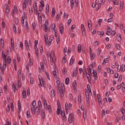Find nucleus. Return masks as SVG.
Listing matches in <instances>:
<instances>
[{
  "instance_id": "e2e57ef3",
  "label": "nucleus",
  "mask_w": 125,
  "mask_h": 125,
  "mask_svg": "<svg viewBox=\"0 0 125 125\" xmlns=\"http://www.w3.org/2000/svg\"><path fill=\"white\" fill-rule=\"evenodd\" d=\"M84 70V71H85L86 73H90L89 72V70L88 69L85 68Z\"/></svg>"
},
{
  "instance_id": "9b49d317",
  "label": "nucleus",
  "mask_w": 125,
  "mask_h": 125,
  "mask_svg": "<svg viewBox=\"0 0 125 125\" xmlns=\"http://www.w3.org/2000/svg\"><path fill=\"white\" fill-rule=\"evenodd\" d=\"M88 25L89 30H91L92 29V24L91 21L90 19H89L88 20Z\"/></svg>"
},
{
  "instance_id": "0e129e2a",
  "label": "nucleus",
  "mask_w": 125,
  "mask_h": 125,
  "mask_svg": "<svg viewBox=\"0 0 125 125\" xmlns=\"http://www.w3.org/2000/svg\"><path fill=\"white\" fill-rule=\"evenodd\" d=\"M116 48L118 50H119L120 49V46L119 44H116Z\"/></svg>"
},
{
  "instance_id": "bf43d9fd",
  "label": "nucleus",
  "mask_w": 125,
  "mask_h": 125,
  "mask_svg": "<svg viewBox=\"0 0 125 125\" xmlns=\"http://www.w3.org/2000/svg\"><path fill=\"white\" fill-rule=\"evenodd\" d=\"M86 111H84L83 112V117L85 119L86 117Z\"/></svg>"
},
{
  "instance_id": "49530a36",
  "label": "nucleus",
  "mask_w": 125,
  "mask_h": 125,
  "mask_svg": "<svg viewBox=\"0 0 125 125\" xmlns=\"http://www.w3.org/2000/svg\"><path fill=\"white\" fill-rule=\"evenodd\" d=\"M5 12L6 13V15L8 17V14L9 13L10 10L9 9H7L5 10Z\"/></svg>"
},
{
  "instance_id": "f3484780",
  "label": "nucleus",
  "mask_w": 125,
  "mask_h": 125,
  "mask_svg": "<svg viewBox=\"0 0 125 125\" xmlns=\"http://www.w3.org/2000/svg\"><path fill=\"white\" fill-rule=\"evenodd\" d=\"M95 70H93V73L94 74V77L95 79H96L97 78V73L96 71L95 72Z\"/></svg>"
},
{
  "instance_id": "f03ea898",
  "label": "nucleus",
  "mask_w": 125,
  "mask_h": 125,
  "mask_svg": "<svg viewBox=\"0 0 125 125\" xmlns=\"http://www.w3.org/2000/svg\"><path fill=\"white\" fill-rule=\"evenodd\" d=\"M62 86V90L61 87L59 85H57V89L58 90V92L61 98H62L64 96V91H63V90L64 89V85H63L62 83V84L61 83Z\"/></svg>"
},
{
  "instance_id": "09e8293b",
  "label": "nucleus",
  "mask_w": 125,
  "mask_h": 125,
  "mask_svg": "<svg viewBox=\"0 0 125 125\" xmlns=\"http://www.w3.org/2000/svg\"><path fill=\"white\" fill-rule=\"evenodd\" d=\"M40 64L42 69L43 70H44L43 64L42 62H41Z\"/></svg>"
},
{
  "instance_id": "79ce46f5",
  "label": "nucleus",
  "mask_w": 125,
  "mask_h": 125,
  "mask_svg": "<svg viewBox=\"0 0 125 125\" xmlns=\"http://www.w3.org/2000/svg\"><path fill=\"white\" fill-rule=\"evenodd\" d=\"M101 71V66L100 65H99L98 66V69L97 70L98 73H100Z\"/></svg>"
},
{
  "instance_id": "f704fd0d",
  "label": "nucleus",
  "mask_w": 125,
  "mask_h": 125,
  "mask_svg": "<svg viewBox=\"0 0 125 125\" xmlns=\"http://www.w3.org/2000/svg\"><path fill=\"white\" fill-rule=\"evenodd\" d=\"M121 111L123 115L125 116V110L123 107H122L121 109Z\"/></svg>"
},
{
  "instance_id": "ddd939ff",
  "label": "nucleus",
  "mask_w": 125,
  "mask_h": 125,
  "mask_svg": "<svg viewBox=\"0 0 125 125\" xmlns=\"http://www.w3.org/2000/svg\"><path fill=\"white\" fill-rule=\"evenodd\" d=\"M55 70L53 71L52 73L54 77L56 78L57 77L56 74V71H57L55 67Z\"/></svg>"
},
{
  "instance_id": "4468645a",
  "label": "nucleus",
  "mask_w": 125,
  "mask_h": 125,
  "mask_svg": "<svg viewBox=\"0 0 125 125\" xmlns=\"http://www.w3.org/2000/svg\"><path fill=\"white\" fill-rule=\"evenodd\" d=\"M55 8L54 7L52 9V17H53L54 16L55 14Z\"/></svg>"
},
{
  "instance_id": "f257e3e1",
  "label": "nucleus",
  "mask_w": 125,
  "mask_h": 125,
  "mask_svg": "<svg viewBox=\"0 0 125 125\" xmlns=\"http://www.w3.org/2000/svg\"><path fill=\"white\" fill-rule=\"evenodd\" d=\"M6 55L4 52V50H2V57L3 58V66L4 67L6 66V63L10 64L11 61V58L10 56H9L6 58Z\"/></svg>"
},
{
  "instance_id": "58836bf2",
  "label": "nucleus",
  "mask_w": 125,
  "mask_h": 125,
  "mask_svg": "<svg viewBox=\"0 0 125 125\" xmlns=\"http://www.w3.org/2000/svg\"><path fill=\"white\" fill-rule=\"evenodd\" d=\"M123 1H121L120 3V9H122L123 7Z\"/></svg>"
},
{
  "instance_id": "0eeeda50",
  "label": "nucleus",
  "mask_w": 125,
  "mask_h": 125,
  "mask_svg": "<svg viewBox=\"0 0 125 125\" xmlns=\"http://www.w3.org/2000/svg\"><path fill=\"white\" fill-rule=\"evenodd\" d=\"M41 76H39V78L40 82V83L39 84V85L40 86L41 85L42 86L43 85L44 86V83H45V82L44 81L43 79L42 80V79L41 80Z\"/></svg>"
},
{
  "instance_id": "7c9ffc66",
  "label": "nucleus",
  "mask_w": 125,
  "mask_h": 125,
  "mask_svg": "<svg viewBox=\"0 0 125 125\" xmlns=\"http://www.w3.org/2000/svg\"><path fill=\"white\" fill-rule=\"evenodd\" d=\"M44 36L45 39V44L46 45H47V34L46 33L44 34Z\"/></svg>"
},
{
  "instance_id": "20e7f679",
  "label": "nucleus",
  "mask_w": 125,
  "mask_h": 125,
  "mask_svg": "<svg viewBox=\"0 0 125 125\" xmlns=\"http://www.w3.org/2000/svg\"><path fill=\"white\" fill-rule=\"evenodd\" d=\"M49 56H50L51 61L52 62H51V63L52 65L53 63V65H54L55 67V58L54 56L52 57L51 55V54L50 53H49Z\"/></svg>"
},
{
  "instance_id": "603ef678",
  "label": "nucleus",
  "mask_w": 125,
  "mask_h": 125,
  "mask_svg": "<svg viewBox=\"0 0 125 125\" xmlns=\"http://www.w3.org/2000/svg\"><path fill=\"white\" fill-rule=\"evenodd\" d=\"M61 114L62 116L65 115V112L64 110L61 111Z\"/></svg>"
},
{
  "instance_id": "b1692460",
  "label": "nucleus",
  "mask_w": 125,
  "mask_h": 125,
  "mask_svg": "<svg viewBox=\"0 0 125 125\" xmlns=\"http://www.w3.org/2000/svg\"><path fill=\"white\" fill-rule=\"evenodd\" d=\"M23 97L24 98H25L26 97V93L25 91H23L22 92Z\"/></svg>"
},
{
  "instance_id": "6e6d98bb",
  "label": "nucleus",
  "mask_w": 125,
  "mask_h": 125,
  "mask_svg": "<svg viewBox=\"0 0 125 125\" xmlns=\"http://www.w3.org/2000/svg\"><path fill=\"white\" fill-rule=\"evenodd\" d=\"M5 10L9 9V7L7 4H6L5 6Z\"/></svg>"
},
{
  "instance_id": "37998d69",
  "label": "nucleus",
  "mask_w": 125,
  "mask_h": 125,
  "mask_svg": "<svg viewBox=\"0 0 125 125\" xmlns=\"http://www.w3.org/2000/svg\"><path fill=\"white\" fill-rule=\"evenodd\" d=\"M51 94L52 96H54L55 95V93L54 90L52 89L51 91Z\"/></svg>"
},
{
  "instance_id": "c756f323",
  "label": "nucleus",
  "mask_w": 125,
  "mask_h": 125,
  "mask_svg": "<svg viewBox=\"0 0 125 125\" xmlns=\"http://www.w3.org/2000/svg\"><path fill=\"white\" fill-rule=\"evenodd\" d=\"M18 78L19 79H21V72L20 70H19L18 72Z\"/></svg>"
},
{
  "instance_id": "4be33fe9",
  "label": "nucleus",
  "mask_w": 125,
  "mask_h": 125,
  "mask_svg": "<svg viewBox=\"0 0 125 125\" xmlns=\"http://www.w3.org/2000/svg\"><path fill=\"white\" fill-rule=\"evenodd\" d=\"M74 1L73 0H71V9H73L74 7Z\"/></svg>"
},
{
  "instance_id": "423d86ee",
  "label": "nucleus",
  "mask_w": 125,
  "mask_h": 125,
  "mask_svg": "<svg viewBox=\"0 0 125 125\" xmlns=\"http://www.w3.org/2000/svg\"><path fill=\"white\" fill-rule=\"evenodd\" d=\"M35 115H38L40 114V109L37 106L36 107L34 110V111L32 112Z\"/></svg>"
},
{
  "instance_id": "39448f33",
  "label": "nucleus",
  "mask_w": 125,
  "mask_h": 125,
  "mask_svg": "<svg viewBox=\"0 0 125 125\" xmlns=\"http://www.w3.org/2000/svg\"><path fill=\"white\" fill-rule=\"evenodd\" d=\"M42 16L44 18V20L45 21V23L43 26V29L45 32H46L47 31V21L45 15L43 14Z\"/></svg>"
},
{
  "instance_id": "6ab92c4d",
  "label": "nucleus",
  "mask_w": 125,
  "mask_h": 125,
  "mask_svg": "<svg viewBox=\"0 0 125 125\" xmlns=\"http://www.w3.org/2000/svg\"><path fill=\"white\" fill-rule=\"evenodd\" d=\"M121 35L120 34H118L117 36V41L119 42H120L121 41Z\"/></svg>"
},
{
  "instance_id": "aec40b11",
  "label": "nucleus",
  "mask_w": 125,
  "mask_h": 125,
  "mask_svg": "<svg viewBox=\"0 0 125 125\" xmlns=\"http://www.w3.org/2000/svg\"><path fill=\"white\" fill-rule=\"evenodd\" d=\"M75 60V59L73 57H72L71 59L70 62L69 63V64L70 65H72L73 62Z\"/></svg>"
},
{
  "instance_id": "a211bd4d",
  "label": "nucleus",
  "mask_w": 125,
  "mask_h": 125,
  "mask_svg": "<svg viewBox=\"0 0 125 125\" xmlns=\"http://www.w3.org/2000/svg\"><path fill=\"white\" fill-rule=\"evenodd\" d=\"M58 105H59V106H60L59 104H58ZM61 106H58V108L57 109V114L58 115H59L60 114V108H61Z\"/></svg>"
},
{
  "instance_id": "6e6552de",
  "label": "nucleus",
  "mask_w": 125,
  "mask_h": 125,
  "mask_svg": "<svg viewBox=\"0 0 125 125\" xmlns=\"http://www.w3.org/2000/svg\"><path fill=\"white\" fill-rule=\"evenodd\" d=\"M53 36L52 35L50 36L49 39L48 43V46H49L51 43V42L53 40Z\"/></svg>"
},
{
  "instance_id": "8fccbe9b",
  "label": "nucleus",
  "mask_w": 125,
  "mask_h": 125,
  "mask_svg": "<svg viewBox=\"0 0 125 125\" xmlns=\"http://www.w3.org/2000/svg\"><path fill=\"white\" fill-rule=\"evenodd\" d=\"M11 105V109L12 110H14V105L13 103L11 102L10 103Z\"/></svg>"
},
{
  "instance_id": "cd10ccee",
  "label": "nucleus",
  "mask_w": 125,
  "mask_h": 125,
  "mask_svg": "<svg viewBox=\"0 0 125 125\" xmlns=\"http://www.w3.org/2000/svg\"><path fill=\"white\" fill-rule=\"evenodd\" d=\"M109 60L108 58H107L104 59L103 62V64H104L106 63H108V62Z\"/></svg>"
},
{
  "instance_id": "338daca9",
  "label": "nucleus",
  "mask_w": 125,
  "mask_h": 125,
  "mask_svg": "<svg viewBox=\"0 0 125 125\" xmlns=\"http://www.w3.org/2000/svg\"><path fill=\"white\" fill-rule=\"evenodd\" d=\"M6 109L7 111L9 112L10 110V107L9 105H8Z\"/></svg>"
},
{
  "instance_id": "4c0bfd02",
  "label": "nucleus",
  "mask_w": 125,
  "mask_h": 125,
  "mask_svg": "<svg viewBox=\"0 0 125 125\" xmlns=\"http://www.w3.org/2000/svg\"><path fill=\"white\" fill-rule=\"evenodd\" d=\"M67 69L65 68H63L62 70V72L64 74H66L67 72Z\"/></svg>"
},
{
  "instance_id": "f8f14e48",
  "label": "nucleus",
  "mask_w": 125,
  "mask_h": 125,
  "mask_svg": "<svg viewBox=\"0 0 125 125\" xmlns=\"http://www.w3.org/2000/svg\"><path fill=\"white\" fill-rule=\"evenodd\" d=\"M0 43L1 45V48H4V42L3 41V39L1 38L0 40Z\"/></svg>"
},
{
  "instance_id": "c85d7f7f",
  "label": "nucleus",
  "mask_w": 125,
  "mask_h": 125,
  "mask_svg": "<svg viewBox=\"0 0 125 125\" xmlns=\"http://www.w3.org/2000/svg\"><path fill=\"white\" fill-rule=\"evenodd\" d=\"M42 58L44 63L45 64H46L47 63V62L46 60V57L44 55H43V56Z\"/></svg>"
},
{
  "instance_id": "dca6fc26",
  "label": "nucleus",
  "mask_w": 125,
  "mask_h": 125,
  "mask_svg": "<svg viewBox=\"0 0 125 125\" xmlns=\"http://www.w3.org/2000/svg\"><path fill=\"white\" fill-rule=\"evenodd\" d=\"M73 87L74 89L75 90L76 89L77 86L76 82L75 80L74 81L73 83Z\"/></svg>"
},
{
  "instance_id": "2eb2a0df",
  "label": "nucleus",
  "mask_w": 125,
  "mask_h": 125,
  "mask_svg": "<svg viewBox=\"0 0 125 125\" xmlns=\"http://www.w3.org/2000/svg\"><path fill=\"white\" fill-rule=\"evenodd\" d=\"M25 46L26 49L28 50H30L27 41L26 40H25Z\"/></svg>"
},
{
  "instance_id": "864d4df0",
  "label": "nucleus",
  "mask_w": 125,
  "mask_h": 125,
  "mask_svg": "<svg viewBox=\"0 0 125 125\" xmlns=\"http://www.w3.org/2000/svg\"><path fill=\"white\" fill-rule=\"evenodd\" d=\"M78 0H75V7L76 8H77L78 6Z\"/></svg>"
},
{
  "instance_id": "de8ad7c7",
  "label": "nucleus",
  "mask_w": 125,
  "mask_h": 125,
  "mask_svg": "<svg viewBox=\"0 0 125 125\" xmlns=\"http://www.w3.org/2000/svg\"><path fill=\"white\" fill-rule=\"evenodd\" d=\"M81 28L82 31H85L84 27L83 24H82L81 25Z\"/></svg>"
},
{
  "instance_id": "13d9d810",
  "label": "nucleus",
  "mask_w": 125,
  "mask_h": 125,
  "mask_svg": "<svg viewBox=\"0 0 125 125\" xmlns=\"http://www.w3.org/2000/svg\"><path fill=\"white\" fill-rule=\"evenodd\" d=\"M66 117L65 116V115L64 116H62V120L63 121L65 122L66 121Z\"/></svg>"
},
{
  "instance_id": "c9c22d12",
  "label": "nucleus",
  "mask_w": 125,
  "mask_h": 125,
  "mask_svg": "<svg viewBox=\"0 0 125 125\" xmlns=\"http://www.w3.org/2000/svg\"><path fill=\"white\" fill-rule=\"evenodd\" d=\"M90 55H91V60H93L95 58V54L93 53H91V54Z\"/></svg>"
},
{
  "instance_id": "2f4dec72",
  "label": "nucleus",
  "mask_w": 125,
  "mask_h": 125,
  "mask_svg": "<svg viewBox=\"0 0 125 125\" xmlns=\"http://www.w3.org/2000/svg\"><path fill=\"white\" fill-rule=\"evenodd\" d=\"M125 70V65L124 64H122V66L121 71L123 72H124Z\"/></svg>"
},
{
  "instance_id": "4d7b16f0",
  "label": "nucleus",
  "mask_w": 125,
  "mask_h": 125,
  "mask_svg": "<svg viewBox=\"0 0 125 125\" xmlns=\"http://www.w3.org/2000/svg\"><path fill=\"white\" fill-rule=\"evenodd\" d=\"M60 14L59 13H58L56 16V19L57 21H58L59 20L60 17Z\"/></svg>"
},
{
  "instance_id": "bb28decb",
  "label": "nucleus",
  "mask_w": 125,
  "mask_h": 125,
  "mask_svg": "<svg viewBox=\"0 0 125 125\" xmlns=\"http://www.w3.org/2000/svg\"><path fill=\"white\" fill-rule=\"evenodd\" d=\"M13 30L15 33H16V26L14 24H13Z\"/></svg>"
},
{
  "instance_id": "7ed1b4c3",
  "label": "nucleus",
  "mask_w": 125,
  "mask_h": 125,
  "mask_svg": "<svg viewBox=\"0 0 125 125\" xmlns=\"http://www.w3.org/2000/svg\"><path fill=\"white\" fill-rule=\"evenodd\" d=\"M74 120V114L73 113H72L69 115L68 117L69 122L70 124H71L73 122Z\"/></svg>"
},
{
  "instance_id": "69168bd1",
  "label": "nucleus",
  "mask_w": 125,
  "mask_h": 125,
  "mask_svg": "<svg viewBox=\"0 0 125 125\" xmlns=\"http://www.w3.org/2000/svg\"><path fill=\"white\" fill-rule=\"evenodd\" d=\"M34 106H33V105L31 106V111L32 112L34 111V110L35 109L34 108Z\"/></svg>"
},
{
  "instance_id": "a18cd8bd",
  "label": "nucleus",
  "mask_w": 125,
  "mask_h": 125,
  "mask_svg": "<svg viewBox=\"0 0 125 125\" xmlns=\"http://www.w3.org/2000/svg\"><path fill=\"white\" fill-rule=\"evenodd\" d=\"M60 83V79L59 78H58L57 79L56 81V83L57 84V85H56V88H57V85H59V84Z\"/></svg>"
},
{
  "instance_id": "473e14b6",
  "label": "nucleus",
  "mask_w": 125,
  "mask_h": 125,
  "mask_svg": "<svg viewBox=\"0 0 125 125\" xmlns=\"http://www.w3.org/2000/svg\"><path fill=\"white\" fill-rule=\"evenodd\" d=\"M69 79L68 77H67L66 78L65 80V83L66 84H68L69 83Z\"/></svg>"
},
{
  "instance_id": "052dcab7",
  "label": "nucleus",
  "mask_w": 125,
  "mask_h": 125,
  "mask_svg": "<svg viewBox=\"0 0 125 125\" xmlns=\"http://www.w3.org/2000/svg\"><path fill=\"white\" fill-rule=\"evenodd\" d=\"M69 97L70 98L71 100H72L73 99V96L71 93L69 94Z\"/></svg>"
},
{
  "instance_id": "72a5a7b5",
  "label": "nucleus",
  "mask_w": 125,
  "mask_h": 125,
  "mask_svg": "<svg viewBox=\"0 0 125 125\" xmlns=\"http://www.w3.org/2000/svg\"><path fill=\"white\" fill-rule=\"evenodd\" d=\"M11 47L13 49H14V42L13 41H12V39H11Z\"/></svg>"
},
{
  "instance_id": "5fc2aeb1",
  "label": "nucleus",
  "mask_w": 125,
  "mask_h": 125,
  "mask_svg": "<svg viewBox=\"0 0 125 125\" xmlns=\"http://www.w3.org/2000/svg\"><path fill=\"white\" fill-rule=\"evenodd\" d=\"M3 67H2V64L0 63V68L1 69H5V68L6 66H5V67H4L3 66Z\"/></svg>"
},
{
  "instance_id": "9d476101",
  "label": "nucleus",
  "mask_w": 125,
  "mask_h": 125,
  "mask_svg": "<svg viewBox=\"0 0 125 125\" xmlns=\"http://www.w3.org/2000/svg\"><path fill=\"white\" fill-rule=\"evenodd\" d=\"M18 114H20V110L21 108V104L20 102V101H19L18 102Z\"/></svg>"
},
{
  "instance_id": "c03bdc74",
  "label": "nucleus",
  "mask_w": 125,
  "mask_h": 125,
  "mask_svg": "<svg viewBox=\"0 0 125 125\" xmlns=\"http://www.w3.org/2000/svg\"><path fill=\"white\" fill-rule=\"evenodd\" d=\"M48 108V111L49 113H50L52 111V109L51 106L50 105H49L48 106V107H47V108Z\"/></svg>"
},
{
  "instance_id": "ea45409f",
  "label": "nucleus",
  "mask_w": 125,
  "mask_h": 125,
  "mask_svg": "<svg viewBox=\"0 0 125 125\" xmlns=\"http://www.w3.org/2000/svg\"><path fill=\"white\" fill-rule=\"evenodd\" d=\"M45 116V112L44 110H42V117L43 118H44Z\"/></svg>"
},
{
  "instance_id": "1a4fd4ad",
  "label": "nucleus",
  "mask_w": 125,
  "mask_h": 125,
  "mask_svg": "<svg viewBox=\"0 0 125 125\" xmlns=\"http://www.w3.org/2000/svg\"><path fill=\"white\" fill-rule=\"evenodd\" d=\"M86 103L87 104L89 103V97L88 92L86 93Z\"/></svg>"
},
{
  "instance_id": "a19ab883",
  "label": "nucleus",
  "mask_w": 125,
  "mask_h": 125,
  "mask_svg": "<svg viewBox=\"0 0 125 125\" xmlns=\"http://www.w3.org/2000/svg\"><path fill=\"white\" fill-rule=\"evenodd\" d=\"M114 21L113 19L112 18H110L108 19L107 22H113Z\"/></svg>"
},
{
  "instance_id": "5701e85b",
  "label": "nucleus",
  "mask_w": 125,
  "mask_h": 125,
  "mask_svg": "<svg viewBox=\"0 0 125 125\" xmlns=\"http://www.w3.org/2000/svg\"><path fill=\"white\" fill-rule=\"evenodd\" d=\"M101 52V49L100 47H99L97 50V54L99 56Z\"/></svg>"
},
{
  "instance_id": "774afa93",
  "label": "nucleus",
  "mask_w": 125,
  "mask_h": 125,
  "mask_svg": "<svg viewBox=\"0 0 125 125\" xmlns=\"http://www.w3.org/2000/svg\"><path fill=\"white\" fill-rule=\"evenodd\" d=\"M33 79L31 77L30 79V83L31 84H32L33 83Z\"/></svg>"
},
{
  "instance_id": "412c9836",
  "label": "nucleus",
  "mask_w": 125,
  "mask_h": 125,
  "mask_svg": "<svg viewBox=\"0 0 125 125\" xmlns=\"http://www.w3.org/2000/svg\"><path fill=\"white\" fill-rule=\"evenodd\" d=\"M60 31L61 34H62L63 32L64 27L63 26H61L60 25Z\"/></svg>"
},
{
  "instance_id": "393cba45",
  "label": "nucleus",
  "mask_w": 125,
  "mask_h": 125,
  "mask_svg": "<svg viewBox=\"0 0 125 125\" xmlns=\"http://www.w3.org/2000/svg\"><path fill=\"white\" fill-rule=\"evenodd\" d=\"M43 103L44 106L46 109L47 108V103L46 99L43 98Z\"/></svg>"
},
{
  "instance_id": "680f3d73",
  "label": "nucleus",
  "mask_w": 125,
  "mask_h": 125,
  "mask_svg": "<svg viewBox=\"0 0 125 125\" xmlns=\"http://www.w3.org/2000/svg\"><path fill=\"white\" fill-rule=\"evenodd\" d=\"M103 20L102 19H99V20L97 22L99 24V25L100 26L101 25V24L100 23L102 22Z\"/></svg>"
},
{
  "instance_id": "e433bc0d",
  "label": "nucleus",
  "mask_w": 125,
  "mask_h": 125,
  "mask_svg": "<svg viewBox=\"0 0 125 125\" xmlns=\"http://www.w3.org/2000/svg\"><path fill=\"white\" fill-rule=\"evenodd\" d=\"M17 11V8L16 6L15 5L14 6V9L12 10L13 14H14V12H16Z\"/></svg>"
},
{
  "instance_id": "a878e982",
  "label": "nucleus",
  "mask_w": 125,
  "mask_h": 125,
  "mask_svg": "<svg viewBox=\"0 0 125 125\" xmlns=\"http://www.w3.org/2000/svg\"><path fill=\"white\" fill-rule=\"evenodd\" d=\"M78 52L79 53L81 51V45L80 44H78Z\"/></svg>"
},
{
  "instance_id": "3c124183",
  "label": "nucleus",
  "mask_w": 125,
  "mask_h": 125,
  "mask_svg": "<svg viewBox=\"0 0 125 125\" xmlns=\"http://www.w3.org/2000/svg\"><path fill=\"white\" fill-rule=\"evenodd\" d=\"M27 115L28 118L30 117V112L29 110H28L27 112Z\"/></svg>"
}]
</instances>
